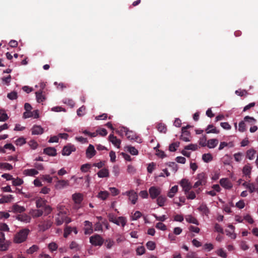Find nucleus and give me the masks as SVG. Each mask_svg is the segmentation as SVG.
Returning a JSON list of instances; mask_svg holds the SVG:
<instances>
[{
	"label": "nucleus",
	"instance_id": "obj_18",
	"mask_svg": "<svg viewBox=\"0 0 258 258\" xmlns=\"http://www.w3.org/2000/svg\"><path fill=\"white\" fill-rule=\"evenodd\" d=\"M11 211L15 213H21L25 211V208L23 206L18 205L17 204H15L12 206Z\"/></svg>",
	"mask_w": 258,
	"mask_h": 258
},
{
	"label": "nucleus",
	"instance_id": "obj_5",
	"mask_svg": "<svg viewBox=\"0 0 258 258\" xmlns=\"http://www.w3.org/2000/svg\"><path fill=\"white\" fill-rule=\"evenodd\" d=\"M90 242L94 246H101L104 240L100 235L95 234L90 237Z\"/></svg>",
	"mask_w": 258,
	"mask_h": 258
},
{
	"label": "nucleus",
	"instance_id": "obj_17",
	"mask_svg": "<svg viewBox=\"0 0 258 258\" xmlns=\"http://www.w3.org/2000/svg\"><path fill=\"white\" fill-rule=\"evenodd\" d=\"M85 228H84V233L85 234H90L93 232L92 224L89 221L84 222Z\"/></svg>",
	"mask_w": 258,
	"mask_h": 258
},
{
	"label": "nucleus",
	"instance_id": "obj_37",
	"mask_svg": "<svg viewBox=\"0 0 258 258\" xmlns=\"http://www.w3.org/2000/svg\"><path fill=\"white\" fill-rule=\"evenodd\" d=\"M157 128L159 132L162 133H165L167 131L166 126L165 124L162 123L158 124Z\"/></svg>",
	"mask_w": 258,
	"mask_h": 258
},
{
	"label": "nucleus",
	"instance_id": "obj_62",
	"mask_svg": "<svg viewBox=\"0 0 258 258\" xmlns=\"http://www.w3.org/2000/svg\"><path fill=\"white\" fill-rule=\"evenodd\" d=\"M186 195L187 199L194 200L196 198V194L193 191H189Z\"/></svg>",
	"mask_w": 258,
	"mask_h": 258
},
{
	"label": "nucleus",
	"instance_id": "obj_4",
	"mask_svg": "<svg viewBox=\"0 0 258 258\" xmlns=\"http://www.w3.org/2000/svg\"><path fill=\"white\" fill-rule=\"evenodd\" d=\"M207 178L206 174L204 172L198 174L197 177L198 181L195 182L193 187L197 188L200 185H205L207 182Z\"/></svg>",
	"mask_w": 258,
	"mask_h": 258
},
{
	"label": "nucleus",
	"instance_id": "obj_2",
	"mask_svg": "<svg viewBox=\"0 0 258 258\" xmlns=\"http://www.w3.org/2000/svg\"><path fill=\"white\" fill-rule=\"evenodd\" d=\"M57 209L59 212L55 219V224L57 226H60L64 222V217L66 214H67V209L62 206H58Z\"/></svg>",
	"mask_w": 258,
	"mask_h": 258
},
{
	"label": "nucleus",
	"instance_id": "obj_25",
	"mask_svg": "<svg viewBox=\"0 0 258 258\" xmlns=\"http://www.w3.org/2000/svg\"><path fill=\"white\" fill-rule=\"evenodd\" d=\"M205 131L207 134H218L219 133V131L213 124L208 125Z\"/></svg>",
	"mask_w": 258,
	"mask_h": 258
},
{
	"label": "nucleus",
	"instance_id": "obj_11",
	"mask_svg": "<svg viewBox=\"0 0 258 258\" xmlns=\"http://www.w3.org/2000/svg\"><path fill=\"white\" fill-rule=\"evenodd\" d=\"M75 151L76 148L74 145L68 144L63 148L62 150V154L63 156H69L72 153V152H74Z\"/></svg>",
	"mask_w": 258,
	"mask_h": 258
},
{
	"label": "nucleus",
	"instance_id": "obj_46",
	"mask_svg": "<svg viewBox=\"0 0 258 258\" xmlns=\"http://www.w3.org/2000/svg\"><path fill=\"white\" fill-rule=\"evenodd\" d=\"M91 167V165L89 163L83 164L81 167V170L83 172H87Z\"/></svg>",
	"mask_w": 258,
	"mask_h": 258
},
{
	"label": "nucleus",
	"instance_id": "obj_8",
	"mask_svg": "<svg viewBox=\"0 0 258 258\" xmlns=\"http://www.w3.org/2000/svg\"><path fill=\"white\" fill-rule=\"evenodd\" d=\"M149 193L151 199H155L157 198L161 193L160 188L156 186H151L149 189Z\"/></svg>",
	"mask_w": 258,
	"mask_h": 258
},
{
	"label": "nucleus",
	"instance_id": "obj_13",
	"mask_svg": "<svg viewBox=\"0 0 258 258\" xmlns=\"http://www.w3.org/2000/svg\"><path fill=\"white\" fill-rule=\"evenodd\" d=\"M23 118H27L29 117H33L34 118H37L39 117V113L37 110H34L33 111H25L23 113Z\"/></svg>",
	"mask_w": 258,
	"mask_h": 258
},
{
	"label": "nucleus",
	"instance_id": "obj_10",
	"mask_svg": "<svg viewBox=\"0 0 258 258\" xmlns=\"http://www.w3.org/2000/svg\"><path fill=\"white\" fill-rule=\"evenodd\" d=\"M190 127V125H187L186 126L182 127V135L180 136V139L185 142H189L190 140L189 137L190 136L189 132L187 131V129Z\"/></svg>",
	"mask_w": 258,
	"mask_h": 258
},
{
	"label": "nucleus",
	"instance_id": "obj_31",
	"mask_svg": "<svg viewBox=\"0 0 258 258\" xmlns=\"http://www.w3.org/2000/svg\"><path fill=\"white\" fill-rule=\"evenodd\" d=\"M178 191V186L177 185H174L173 187H171V188L170 189L169 191L168 192L167 196L168 197L172 198L174 197V195Z\"/></svg>",
	"mask_w": 258,
	"mask_h": 258
},
{
	"label": "nucleus",
	"instance_id": "obj_55",
	"mask_svg": "<svg viewBox=\"0 0 258 258\" xmlns=\"http://www.w3.org/2000/svg\"><path fill=\"white\" fill-rule=\"evenodd\" d=\"M117 223H119V225H121L122 227H124L126 224L125 218L123 217H119L117 219Z\"/></svg>",
	"mask_w": 258,
	"mask_h": 258
},
{
	"label": "nucleus",
	"instance_id": "obj_30",
	"mask_svg": "<svg viewBox=\"0 0 258 258\" xmlns=\"http://www.w3.org/2000/svg\"><path fill=\"white\" fill-rule=\"evenodd\" d=\"M81 246L79 245L76 241H73L70 245V248L76 251H79L81 249Z\"/></svg>",
	"mask_w": 258,
	"mask_h": 258
},
{
	"label": "nucleus",
	"instance_id": "obj_43",
	"mask_svg": "<svg viewBox=\"0 0 258 258\" xmlns=\"http://www.w3.org/2000/svg\"><path fill=\"white\" fill-rule=\"evenodd\" d=\"M127 151L133 155H137L139 153L138 151L134 147L128 146Z\"/></svg>",
	"mask_w": 258,
	"mask_h": 258
},
{
	"label": "nucleus",
	"instance_id": "obj_40",
	"mask_svg": "<svg viewBox=\"0 0 258 258\" xmlns=\"http://www.w3.org/2000/svg\"><path fill=\"white\" fill-rule=\"evenodd\" d=\"M179 146V142H176L171 144L169 147V150L171 152H175L176 148Z\"/></svg>",
	"mask_w": 258,
	"mask_h": 258
},
{
	"label": "nucleus",
	"instance_id": "obj_53",
	"mask_svg": "<svg viewBox=\"0 0 258 258\" xmlns=\"http://www.w3.org/2000/svg\"><path fill=\"white\" fill-rule=\"evenodd\" d=\"M238 131L240 132H244L246 131V125L244 120L239 123Z\"/></svg>",
	"mask_w": 258,
	"mask_h": 258
},
{
	"label": "nucleus",
	"instance_id": "obj_34",
	"mask_svg": "<svg viewBox=\"0 0 258 258\" xmlns=\"http://www.w3.org/2000/svg\"><path fill=\"white\" fill-rule=\"evenodd\" d=\"M255 153L256 151L253 149L248 150L246 152V157L249 160H252Z\"/></svg>",
	"mask_w": 258,
	"mask_h": 258
},
{
	"label": "nucleus",
	"instance_id": "obj_56",
	"mask_svg": "<svg viewBox=\"0 0 258 258\" xmlns=\"http://www.w3.org/2000/svg\"><path fill=\"white\" fill-rule=\"evenodd\" d=\"M185 150H191L192 151H196L198 149V146L196 144H189L187 146H185Z\"/></svg>",
	"mask_w": 258,
	"mask_h": 258
},
{
	"label": "nucleus",
	"instance_id": "obj_54",
	"mask_svg": "<svg viewBox=\"0 0 258 258\" xmlns=\"http://www.w3.org/2000/svg\"><path fill=\"white\" fill-rule=\"evenodd\" d=\"M199 144L202 147H205L207 146V137L206 136H204L201 138H200L199 141Z\"/></svg>",
	"mask_w": 258,
	"mask_h": 258
},
{
	"label": "nucleus",
	"instance_id": "obj_7",
	"mask_svg": "<svg viewBox=\"0 0 258 258\" xmlns=\"http://www.w3.org/2000/svg\"><path fill=\"white\" fill-rule=\"evenodd\" d=\"M9 244L6 241L5 234L0 231V251H6L8 249Z\"/></svg>",
	"mask_w": 258,
	"mask_h": 258
},
{
	"label": "nucleus",
	"instance_id": "obj_52",
	"mask_svg": "<svg viewBox=\"0 0 258 258\" xmlns=\"http://www.w3.org/2000/svg\"><path fill=\"white\" fill-rule=\"evenodd\" d=\"M7 97L10 100L16 99L18 97L17 93L15 91L11 92L8 94Z\"/></svg>",
	"mask_w": 258,
	"mask_h": 258
},
{
	"label": "nucleus",
	"instance_id": "obj_41",
	"mask_svg": "<svg viewBox=\"0 0 258 258\" xmlns=\"http://www.w3.org/2000/svg\"><path fill=\"white\" fill-rule=\"evenodd\" d=\"M213 159L212 156L211 154H204L202 156V159L204 162L208 163L211 161Z\"/></svg>",
	"mask_w": 258,
	"mask_h": 258
},
{
	"label": "nucleus",
	"instance_id": "obj_33",
	"mask_svg": "<svg viewBox=\"0 0 258 258\" xmlns=\"http://www.w3.org/2000/svg\"><path fill=\"white\" fill-rule=\"evenodd\" d=\"M24 174L28 176H34L38 174V172L35 169H29L24 170Z\"/></svg>",
	"mask_w": 258,
	"mask_h": 258
},
{
	"label": "nucleus",
	"instance_id": "obj_47",
	"mask_svg": "<svg viewBox=\"0 0 258 258\" xmlns=\"http://www.w3.org/2000/svg\"><path fill=\"white\" fill-rule=\"evenodd\" d=\"M45 205H46L45 201L42 199H38L36 201V206L37 208H43Z\"/></svg>",
	"mask_w": 258,
	"mask_h": 258
},
{
	"label": "nucleus",
	"instance_id": "obj_32",
	"mask_svg": "<svg viewBox=\"0 0 258 258\" xmlns=\"http://www.w3.org/2000/svg\"><path fill=\"white\" fill-rule=\"evenodd\" d=\"M36 97L38 103H41L45 99L44 96L42 94V91L36 92Z\"/></svg>",
	"mask_w": 258,
	"mask_h": 258
},
{
	"label": "nucleus",
	"instance_id": "obj_59",
	"mask_svg": "<svg viewBox=\"0 0 258 258\" xmlns=\"http://www.w3.org/2000/svg\"><path fill=\"white\" fill-rule=\"evenodd\" d=\"M86 109V107L83 105L80 107L77 111V115L79 116H82L84 114V111Z\"/></svg>",
	"mask_w": 258,
	"mask_h": 258
},
{
	"label": "nucleus",
	"instance_id": "obj_60",
	"mask_svg": "<svg viewBox=\"0 0 258 258\" xmlns=\"http://www.w3.org/2000/svg\"><path fill=\"white\" fill-rule=\"evenodd\" d=\"M168 165L172 168V170L174 172H176L177 171V165L175 162H169L168 164Z\"/></svg>",
	"mask_w": 258,
	"mask_h": 258
},
{
	"label": "nucleus",
	"instance_id": "obj_26",
	"mask_svg": "<svg viewBox=\"0 0 258 258\" xmlns=\"http://www.w3.org/2000/svg\"><path fill=\"white\" fill-rule=\"evenodd\" d=\"M97 175L99 177L103 178L108 177L109 173L108 169L106 168H103L97 173Z\"/></svg>",
	"mask_w": 258,
	"mask_h": 258
},
{
	"label": "nucleus",
	"instance_id": "obj_16",
	"mask_svg": "<svg viewBox=\"0 0 258 258\" xmlns=\"http://www.w3.org/2000/svg\"><path fill=\"white\" fill-rule=\"evenodd\" d=\"M96 152L94 147L92 145L90 144L86 150V154L87 158L89 159L92 158L95 155Z\"/></svg>",
	"mask_w": 258,
	"mask_h": 258
},
{
	"label": "nucleus",
	"instance_id": "obj_61",
	"mask_svg": "<svg viewBox=\"0 0 258 258\" xmlns=\"http://www.w3.org/2000/svg\"><path fill=\"white\" fill-rule=\"evenodd\" d=\"M48 248L51 251H55L57 248V245L55 242H51L48 244Z\"/></svg>",
	"mask_w": 258,
	"mask_h": 258
},
{
	"label": "nucleus",
	"instance_id": "obj_19",
	"mask_svg": "<svg viewBox=\"0 0 258 258\" xmlns=\"http://www.w3.org/2000/svg\"><path fill=\"white\" fill-rule=\"evenodd\" d=\"M32 135H41L43 133V129L40 125H34L31 129Z\"/></svg>",
	"mask_w": 258,
	"mask_h": 258
},
{
	"label": "nucleus",
	"instance_id": "obj_14",
	"mask_svg": "<svg viewBox=\"0 0 258 258\" xmlns=\"http://www.w3.org/2000/svg\"><path fill=\"white\" fill-rule=\"evenodd\" d=\"M109 141L117 148H120L121 141L118 139L116 136H114L113 134H111L108 137Z\"/></svg>",
	"mask_w": 258,
	"mask_h": 258
},
{
	"label": "nucleus",
	"instance_id": "obj_22",
	"mask_svg": "<svg viewBox=\"0 0 258 258\" xmlns=\"http://www.w3.org/2000/svg\"><path fill=\"white\" fill-rule=\"evenodd\" d=\"M30 213L31 216L35 218L41 216L43 214V211L40 209H34L32 210Z\"/></svg>",
	"mask_w": 258,
	"mask_h": 258
},
{
	"label": "nucleus",
	"instance_id": "obj_45",
	"mask_svg": "<svg viewBox=\"0 0 258 258\" xmlns=\"http://www.w3.org/2000/svg\"><path fill=\"white\" fill-rule=\"evenodd\" d=\"M147 248L150 250H153L156 248V244L152 241H149L146 243Z\"/></svg>",
	"mask_w": 258,
	"mask_h": 258
},
{
	"label": "nucleus",
	"instance_id": "obj_57",
	"mask_svg": "<svg viewBox=\"0 0 258 258\" xmlns=\"http://www.w3.org/2000/svg\"><path fill=\"white\" fill-rule=\"evenodd\" d=\"M136 252L138 255H142L145 252V248L143 246H139L136 249Z\"/></svg>",
	"mask_w": 258,
	"mask_h": 258
},
{
	"label": "nucleus",
	"instance_id": "obj_29",
	"mask_svg": "<svg viewBox=\"0 0 258 258\" xmlns=\"http://www.w3.org/2000/svg\"><path fill=\"white\" fill-rule=\"evenodd\" d=\"M73 199L76 204H80L83 200V197L81 194H75L72 196Z\"/></svg>",
	"mask_w": 258,
	"mask_h": 258
},
{
	"label": "nucleus",
	"instance_id": "obj_20",
	"mask_svg": "<svg viewBox=\"0 0 258 258\" xmlns=\"http://www.w3.org/2000/svg\"><path fill=\"white\" fill-rule=\"evenodd\" d=\"M43 153L51 156H55L56 155V150L53 147H47L43 150Z\"/></svg>",
	"mask_w": 258,
	"mask_h": 258
},
{
	"label": "nucleus",
	"instance_id": "obj_12",
	"mask_svg": "<svg viewBox=\"0 0 258 258\" xmlns=\"http://www.w3.org/2000/svg\"><path fill=\"white\" fill-rule=\"evenodd\" d=\"M180 185L182 187L183 191L185 195L190 190L192 186L188 180L186 179H182L180 181Z\"/></svg>",
	"mask_w": 258,
	"mask_h": 258
},
{
	"label": "nucleus",
	"instance_id": "obj_58",
	"mask_svg": "<svg viewBox=\"0 0 258 258\" xmlns=\"http://www.w3.org/2000/svg\"><path fill=\"white\" fill-rule=\"evenodd\" d=\"M156 227L160 230L165 231L166 230V226L162 222H158L156 225Z\"/></svg>",
	"mask_w": 258,
	"mask_h": 258
},
{
	"label": "nucleus",
	"instance_id": "obj_1",
	"mask_svg": "<svg viewBox=\"0 0 258 258\" xmlns=\"http://www.w3.org/2000/svg\"><path fill=\"white\" fill-rule=\"evenodd\" d=\"M30 230L27 228H24L17 232L14 238V241L17 243H20L25 241L28 236Z\"/></svg>",
	"mask_w": 258,
	"mask_h": 258
},
{
	"label": "nucleus",
	"instance_id": "obj_9",
	"mask_svg": "<svg viewBox=\"0 0 258 258\" xmlns=\"http://www.w3.org/2000/svg\"><path fill=\"white\" fill-rule=\"evenodd\" d=\"M57 181L55 184V187L57 189H61L69 185L70 182L68 180H58L57 177H55Z\"/></svg>",
	"mask_w": 258,
	"mask_h": 258
},
{
	"label": "nucleus",
	"instance_id": "obj_23",
	"mask_svg": "<svg viewBox=\"0 0 258 258\" xmlns=\"http://www.w3.org/2000/svg\"><path fill=\"white\" fill-rule=\"evenodd\" d=\"M17 218L18 220L25 223H29L31 220V217L25 214L19 215Z\"/></svg>",
	"mask_w": 258,
	"mask_h": 258
},
{
	"label": "nucleus",
	"instance_id": "obj_6",
	"mask_svg": "<svg viewBox=\"0 0 258 258\" xmlns=\"http://www.w3.org/2000/svg\"><path fill=\"white\" fill-rule=\"evenodd\" d=\"M52 224V222L49 219L42 220L40 221V223L38 225V228L40 231L44 232L50 228Z\"/></svg>",
	"mask_w": 258,
	"mask_h": 258
},
{
	"label": "nucleus",
	"instance_id": "obj_24",
	"mask_svg": "<svg viewBox=\"0 0 258 258\" xmlns=\"http://www.w3.org/2000/svg\"><path fill=\"white\" fill-rule=\"evenodd\" d=\"M138 196L136 192L134 190L132 191V194L128 197V199L131 201L132 204L135 205L138 200Z\"/></svg>",
	"mask_w": 258,
	"mask_h": 258
},
{
	"label": "nucleus",
	"instance_id": "obj_51",
	"mask_svg": "<svg viewBox=\"0 0 258 258\" xmlns=\"http://www.w3.org/2000/svg\"><path fill=\"white\" fill-rule=\"evenodd\" d=\"M43 213L44 216L49 215L52 211V208L48 205H45L43 207Z\"/></svg>",
	"mask_w": 258,
	"mask_h": 258
},
{
	"label": "nucleus",
	"instance_id": "obj_64",
	"mask_svg": "<svg viewBox=\"0 0 258 258\" xmlns=\"http://www.w3.org/2000/svg\"><path fill=\"white\" fill-rule=\"evenodd\" d=\"M9 228L6 223H2L0 224V231L3 232V231H8Z\"/></svg>",
	"mask_w": 258,
	"mask_h": 258
},
{
	"label": "nucleus",
	"instance_id": "obj_50",
	"mask_svg": "<svg viewBox=\"0 0 258 258\" xmlns=\"http://www.w3.org/2000/svg\"><path fill=\"white\" fill-rule=\"evenodd\" d=\"M108 218L110 222H113L117 225H119V223H117V219L113 214H109Z\"/></svg>",
	"mask_w": 258,
	"mask_h": 258
},
{
	"label": "nucleus",
	"instance_id": "obj_44",
	"mask_svg": "<svg viewBox=\"0 0 258 258\" xmlns=\"http://www.w3.org/2000/svg\"><path fill=\"white\" fill-rule=\"evenodd\" d=\"M105 245L108 249H110L114 244V242L110 239H106L105 241Z\"/></svg>",
	"mask_w": 258,
	"mask_h": 258
},
{
	"label": "nucleus",
	"instance_id": "obj_21",
	"mask_svg": "<svg viewBox=\"0 0 258 258\" xmlns=\"http://www.w3.org/2000/svg\"><path fill=\"white\" fill-rule=\"evenodd\" d=\"M13 199L14 197L11 195H3L2 196V198L0 199V204L10 203Z\"/></svg>",
	"mask_w": 258,
	"mask_h": 258
},
{
	"label": "nucleus",
	"instance_id": "obj_35",
	"mask_svg": "<svg viewBox=\"0 0 258 258\" xmlns=\"http://www.w3.org/2000/svg\"><path fill=\"white\" fill-rule=\"evenodd\" d=\"M185 219L186 221L189 223L195 224L197 225L199 224L197 219L191 215L187 216Z\"/></svg>",
	"mask_w": 258,
	"mask_h": 258
},
{
	"label": "nucleus",
	"instance_id": "obj_36",
	"mask_svg": "<svg viewBox=\"0 0 258 258\" xmlns=\"http://www.w3.org/2000/svg\"><path fill=\"white\" fill-rule=\"evenodd\" d=\"M251 171V167L248 164L245 165L242 170L243 173L246 176L250 175Z\"/></svg>",
	"mask_w": 258,
	"mask_h": 258
},
{
	"label": "nucleus",
	"instance_id": "obj_28",
	"mask_svg": "<svg viewBox=\"0 0 258 258\" xmlns=\"http://www.w3.org/2000/svg\"><path fill=\"white\" fill-rule=\"evenodd\" d=\"M198 209L199 211L203 213L206 215H208L210 213V210L206 204H202L198 208Z\"/></svg>",
	"mask_w": 258,
	"mask_h": 258
},
{
	"label": "nucleus",
	"instance_id": "obj_38",
	"mask_svg": "<svg viewBox=\"0 0 258 258\" xmlns=\"http://www.w3.org/2000/svg\"><path fill=\"white\" fill-rule=\"evenodd\" d=\"M166 198L163 196H159L157 199V204L160 207H162L164 206V203L166 201Z\"/></svg>",
	"mask_w": 258,
	"mask_h": 258
},
{
	"label": "nucleus",
	"instance_id": "obj_39",
	"mask_svg": "<svg viewBox=\"0 0 258 258\" xmlns=\"http://www.w3.org/2000/svg\"><path fill=\"white\" fill-rule=\"evenodd\" d=\"M109 194L107 191H101L98 194V198L105 200L108 197Z\"/></svg>",
	"mask_w": 258,
	"mask_h": 258
},
{
	"label": "nucleus",
	"instance_id": "obj_42",
	"mask_svg": "<svg viewBox=\"0 0 258 258\" xmlns=\"http://www.w3.org/2000/svg\"><path fill=\"white\" fill-rule=\"evenodd\" d=\"M235 160L236 162H240L242 160V157L243 156V153L241 152H238L235 153L233 155Z\"/></svg>",
	"mask_w": 258,
	"mask_h": 258
},
{
	"label": "nucleus",
	"instance_id": "obj_15",
	"mask_svg": "<svg viewBox=\"0 0 258 258\" xmlns=\"http://www.w3.org/2000/svg\"><path fill=\"white\" fill-rule=\"evenodd\" d=\"M220 185L226 189H230L232 187L231 182L227 178H223L220 180Z\"/></svg>",
	"mask_w": 258,
	"mask_h": 258
},
{
	"label": "nucleus",
	"instance_id": "obj_27",
	"mask_svg": "<svg viewBox=\"0 0 258 258\" xmlns=\"http://www.w3.org/2000/svg\"><path fill=\"white\" fill-rule=\"evenodd\" d=\"M218 140L216 139H210L207 141V146L209 148H214L218 144Z\"/></svg>",
	"mask_w": 258,
	"mask_h": 258
},
{
	"label": "nucleus",
	"instance_id": "obj_3",
	"mask_svg": "<svg viewBox=\"0 0 258 258\" xmlns=\"http://www.w3.org/2000/svg\"><path fill=\"white\" fill-rule=\"evenodd\" d=\"M121 131H123L125 133V136L128 140H134L138 143L141 142V139L137 136L134 132L128 130L126 127H123Z\"/></svg>",
	"mask_w": 258,
	"mask_h": 258
},
{
	"label": "nucleus",
	"instance_id": "obj_48",
	"mask_svg": "<svg viewBox=\"0 0 258 258\" xmlns=\"http://www.w3.org/2000/svg\"><path fill=\"white\" fill-rule=\"evenodd\" d=\"M23 183V181L22 179L17 178L16 179H15L13 178V179L12 180V183L13 185L14 186H19L22 184Z\"/></svg>",
	"mask_w": 258,
	"mask_h": 258
},
{
	"label": "nucleus",
	"instance_id": "obj_49",
	"mask_svg": "<svg viewBox=\"0 0 258 258\" xmlns=\"http://www.w3.org/2000/svg\"><path fill=\"white\" fill-rule=\"evenodd\" d=\"M38 249V246L36 245H33L31 247H30L27 250V252L28 254H32L34 252L37 251Z\"/></svg>",
	"mask_w": 258,
	"mask_h": 258
},
{
	"label": "nucleus",
	"instance_id": "obj_63",
	"mask_svg": "<svg viewBox=\"0 0 258 258\" xmlns=\"http://www.w3.org/2000/svg\"><path fill=\"white\" fill-rule=\"evenodd\" d=\"M95 133H97V135L99 134L100 136L104 137L107 134V132L105 128H101L100 130H97Z\"/></svg>",
	"mask_w": 258,
	"mask_h": 258
}]
</instances>
